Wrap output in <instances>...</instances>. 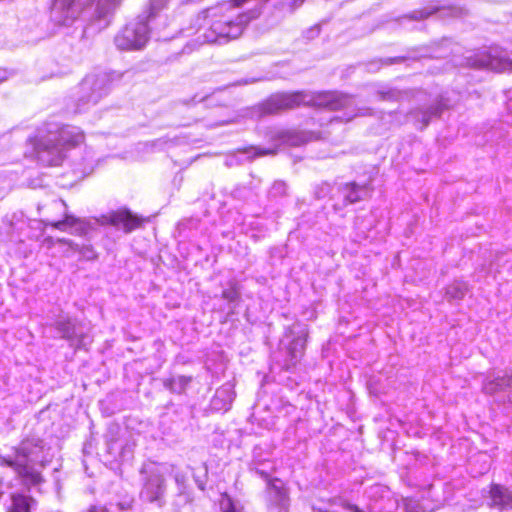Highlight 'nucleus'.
Here are the masks:
<instances>
[{
    "label": "nucleus",
    "instance_id": "obj_23",
    "mask_svg": "<svg viewBox=\"0 0 512 512\" xmlns=\"http://www.w3.org/2000/svg\"><path fill=\"white\" fill-rule=\"evenodd\" d=\"M304 348H305V340H303L302 343H301L300 355L303 354Z\"/></svg>",
    "mask_w": 512,
    "mask_h": 512
},
{
    "label": "nucleus",
    "instance_id": "obj_7",
    "mask_svg": "<svg viewBox=\"0 0 512 512\" xmlns=\"http://www.w3.org/2000/svg\"><path fill=\"white\" fill-rule=\"evenodd\" d=\"M164 491V476L160 472H151L143 483L140 497L148 503L159 502L163 498Z\"/></svg>",
    "mask_w": 512,
    "mask_h": 512
},
{
    "label": "nucleus",
    "instance_id": "obj_6",
    "mask_svg": "<svg viewBox=\"0 0 512 512\" xmlns=\"http://www.w3.org/2000/svg\"><path fill=\"white\" fill-rule=\"evenodd\" d=\"M103 219L106 224L121 226L127 233L140 228L146 220L145 218L133 214L128 209L112 211L107 215H104Z\"/></svg>",
    "mask_w": 512,
    "mask_h": 512
},
{
    "label": "nucleus",
    "instance_id": "obj_26",
    "mask_svg": "<svg viewBox=\"0 0 512 512\" xmlns=\"http://www.w3.org/2000/svg\"><path fill=\"white\" fill-rule=\"evenodd\" d=\"M319 512H329L328 510L320 509Z\"/></svg>",
    "mask_w": 512,
    "mask_h": 512
},
{
    "label": "nucleus",
    "instance_id": "obj_25",
    "mask_svg": "<svg viewBox=\"0 0 512 512\" xmlns=\"http://www.w3.org/2000/svg\"><path fill=\"white\" fill-rule=\"evenodd\" d=\"M290 352H291V356H292L293 358H296V357H297L293 349H291V350H290Z\"/></svg>",
    "mask_w": 512,
    "mask_h": 512
},
{
    "label": "nucleus",
    "instance_id": "obj_10",
    "mask_svg": "<svg viewBox=\"0 0 512 512\" xmlns=\"http://www.w3.org/2000/svg\"><path fill=\"white\" fill-rule=\"evenodd\" d=\"M90 229L91 225L87 220L66 213V231L71 234L84 236L88 234Z\"/></svg>",
    "mask_w": 512,
    "mask_h": 512
},
{
    "label": "nucleus",
    "instance_id": "obj_11",
    "mask_svg": "<svg viewBox=\"0 0 512 512\" xmlns=\"http://www.w3.org/2000/svg\"><path fill=\"white\" fill-rule=\"evenodd\" d=\"M11 501L8 512H30L31 498L20 493H14L11 495Z\"/></svg>",
    "mask_w": 512,
    "mask_h": 512
},
{
    "label": "nucleus",
    "instance_id": "obj_18",
    "mask_svg": "<svg viewBox=\"0 0 512 512\" xmlns=\"http://www.w3.org/2000/svg\"><path fill=\"white\" fill-rule=\"evenodd\" d=\"M344 506L352 512H364L355 504H345Z\"/></svg>",
    "mask_w": 512,
    "mask_h": 512
},
{
    "label": "nucleus",
    "instance_id": "obj_9",
    "mask_svg": "<svg viewBox=\"0 0 512 512\" xmlns=\"http://www.w3.org/2000/svg\"><path fill=\"white\" fill-rule=\"evenodd\" d=\"M345 199L349 203H356L365 198L367 193L371 190L369 184L359 185L355 182L347 183L344 186Z\"/></svg>",
    "mask_w": 512,
    "mask_h": 512
},
{
    "label": "nucleus",
    "instance_id": "obj_21",
    "mask_svg": "<svg viewBox=\"0 0 512 512\" xmlns=\"http://www.w3.org/2000/svg\"><path fill=\"white\" fill-rule=\"evenodd\" d=\"M5 464L9 467H12L16 471V466H20V464L12 461V460H5Z\"/></svg>",
    "mask_w": 512,
    "mask_h": 512
},
{
    "label": "nucleus",
    "instance_id": "obj_15",
    "mask_svg": "<svg viewBox=\"0 0 512 512\" xmlns=\"http://www.w3.org/2000/svg\"><path fill=\"white\" fill-rule=\"evenodd\" d=\"M223 496L226 497L228 500V506L224 512H239V511H237L235 504H234L233 500L231 499V497H229L227 493H224Z\"/></svg>",
    "mask_w": 512,
    "mask_h": 512
},
{
    "label": "nucleus",
    "instance_id": "obj_1",
    "mask_svg": "<svg viewBox=\"0 0 512 512\" xmlns=\"http://www.w3.org/2000/svg\"><path fill=\"white\" fill-rule=\"evenodd\" d=\"M261 8L241 11L232 18H224L223 13L214 7H208L197 15L198 26L204 30L203 36L208 42L220 39L239 38L248 25L260 17Z\"/></svg>",
    "mask_w": 512,
    "mask_h": 512
},
{
    "label": "nucleus",
    "instance_id": "obj_14",
    "mask_svg": "<svg viewBox=\"0 0 512 512\" xmlns=\"http://www.w3.org/2000/svg\"><path fill=\"white\" fill-rule=\"evenodd\" d=\"M277 153V149H264V148H256L254 154L256 156H266V155H275Z\"/></svg>",
    "mask_w": 512,
    "mask_h": 512
},
{
    "label": "nucleus",
    "instance_id": "obj_24",
    "mask_svg": "<svg viewBox=\"0 0 512 512\" xmlns=\"http://www.w3.org/2000/svg\"><path fill=\"white\" fill-rule=\"evenodd\" d=\"M407 512H425L424 510H414V509H408Z\"/></svg>",
    "mask_w": 512,
    "mask_h": 512
},
{
    "label": "nucleus",
    "instance_id": "obj_20",
    "mask_svg": "<svg viewBox=\"0 0 512 512\" xmlns=\"http://www.w3.org/2000/svg\"><path fill=\"white\" fill-rule=\"evenodd\" d=\"M178 380H179L180 384L185 386L191 381V377L181 376V377H179Z\"/></svg>",
    "mask_w": 512,
    "mask_h": 512
},
{
    "label": "nucleus",
    "instance_id": "obj_3",
    "mask_svg": "<svg viewBox=\"0 0 512 512\" xmlns=\"http://www.w3.org/2000/svg\"><path fill=\"white\" fill-rule=\"evenodd\" d=\"M352 95L338 90L306 91L305 106L328 111H340L348 107Z\"/></svg>",
    "mask_w": 512,
    "mask_h": 512
},
{
    "label": "nucleus",
    "instance_id": "obj_16",
    "mask_svg": "<svg viewBox=\"0 0 512 512\" xmlns=\"http://www.w3.org/2000/svg\"><path fill=\"white\" fill-rule=\"evenodd\" d=\"M405 60H406L405 56H397V57L388 58V59L384 60V63L385 64H395V63L404 62Z\"/></svg>",
    "mask_w": 512,
    "mask_h": 512
},
{
    "label": "nucleus",
    "instance_id": "obj_5",
    "mask_svg": "<svg viewBox=\"0 0 512 512\" xmlns=\"http://www.w3.org/2000/svg\"><path fill=\"white\" fill-rule=\"evenodd\" d=\"M118 45L127 50H138L148 41V27L145 23L127 25L117 35Z\"/></svg>",
    "mask_w": 512,
    "mask_h": 512
},
{
    "label": "nucleus",
    "instance_id": "obj_17",
    "mask_svg": "<svg viewBox=\"0 0 512 512\" xmlns=\"http://www.w3.org/2000/svg\"><path fill=\"white\" fill-rule=\"evenodd\" d=\"M87 512H108L105 506H91Z\"/></svg>",
    "mask_w": 512,
    "mask_h": 512
},
{
    "label": "nucleus",
    "instance_id": "obj_2",
    "mask_svg": "<svg viewBox=\"0 0 512 512\" xmlns=\"http://www.w3.org/2000/svg\"><path fill=\"white\" fill-rule=\"evenodd\" d=\"M306 91H283L273 93L257 105L260 116L277 115L284 111L305 106Z\"/></svg>",
    "mask_w": 512,
    "mask_h": 512
},
{
    "label": "nucleus",
    "instance_id": "obj_8",
    "mask_svg": "<svg viewBox=\"0 0 512 512\" xmlns=\"http://www.w3.org/2000/svg\"><path fill=\"white\" fill-rule=\"evenodd\" d=\"M488 496L491 506L499 510H512V490L499 483H490Z\"/></svg>",
    "mask_w": 512,
    "mask_h": 512
},
{
    "label": "nucleus",
    "instance_id": "obj_19",
    "mask_svg": "<svg viewBox=\"0 0 512 512\" xmlns=\"http://www.w3.org/2000/svg\"><path fill=\"white\" fill-rule=\"evenodd\" d=\"M83 336H84V335L81 333V334L79 335V338H80V339H75L72 335H69V336H68V339H69L73 344H75V345H79V344H81V343H82Z\"/></svg>",
    "mask_w": 512,
    "mask_h": 512
},
{
    "label": "nucleus",
    "instance_id": "obj_13",
    "mask_svg": "<svg viewBox=\"0 0 512 512\" xmlns=\"http://www.w3.org/2000/svg\"><path fill=\"white\" fill-rule=\"evenodd\" d=\"M440 10H441V7L436 6V5L419 8V9H416L413 12H411V14L409 15V18L412 20H415V21L425 20V19L429 18L430 16L436 14Z\"/></svg>",
    "mask_w": 512,
    "mask_h": 512
},
{
    "label": "nucleus",
    "instance_id": "obj_12",
    "mask_svg": "<svg viewBox=\"0 0 512 512\" xmlns=\"http://www.w3.org/2000/svg\"><path fill=\"white\" fill-rule=\"evenodd\" d=\"M17 475L28 484H37L41 481V476L39 473L30 469L27 465L20 464V466H16Z\"/></svg>",
    "mask_w": 512,
    "mask_h": 512
},
{
    "label": "nucleus",
    "instance_id": "obj_4",
    "mask_svg": "<svg viewBox=\"0 0 512 512\" xmlns=\"http://www.w3.org/2000/svg\"><path fill=\"white\" fill-rule=\"evenodd\" d=\"M502 52H504L503 48L496 47L495 53L491 51H480L467 60L469 65L474 68H489L499 73H511L512 58Z\"/></svg>",
    "mask_w": 512,
    "mask_h": 512
},
{
    "label": "nucleus",
    "instance_id": "obj_22",
    "mask_svg": "<svg viewBox=\"0 0 512 512\" xmlns=\"http://www.w3.org/2000/svg\"><path fill=\"white\" fill-rule=\"evenodd\" d=\"M494 382H490L488 383L486 386H485V390L489 393H493L495 392V389H494Z\"/></svg>",
    "mask_w": 512,
    "mask_h": 512
}]
</instances>
